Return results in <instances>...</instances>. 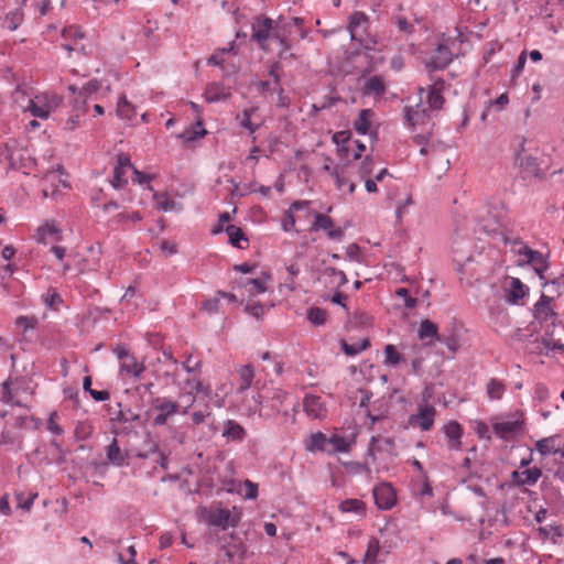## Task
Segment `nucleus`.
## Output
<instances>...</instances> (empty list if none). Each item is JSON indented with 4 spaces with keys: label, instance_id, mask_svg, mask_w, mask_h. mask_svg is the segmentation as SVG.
I'll return each instance as SVG.
<instances>
[{
    "label": "nucleus",
    "instance_id": "obj_57",
    "mask_svg": "<svg viewBox=\"0 0 564 564\" xmlns=\"http://www.w3.org/2000/svg\"><path fill=\"white\" fill-rule=\"evenodd\" d=\"M36 323H37V319L34 316H32V317L19 316L15 319V325L18 327H21L24 332H26L29 329H33L35 327Z\"/></svg>",
    "mask_w": 564,
    "mask_h": 564
},
{
    "label": "nucleus",
    "instance_id": "obj_3",
    "mask_svg": "<svg viewBox=\"0 0 564 564\" xmlns=\"http://www.w3.org/2000/svg\"><path fill=\"white\" fill-rule=\"evenodd\" d=\"M1 401L15 406H23L21 394L26 392L28 386L22 378H8L2 384Z\"/></svg>",
    "mask_w": 564,
    "mask_h": 564
},
{
    "label": "nucleus",
    "instance_id": "obj_14",
    "mask_svg": "<svg viewBox=\"0 0 564 564\" xmlns=\"http://www.w3.org/2000/svg\"><path fill=\"white\" fill-rule=\"evenodd\" d=\"M445 83L443 79H437L430 86L427 91V104L432 110H440L445 101L443 90Z\"/></svg>",
    "mask_w": 564,
    "mask_h": 564
},
{
    "label": "nucleus",
    "instance_id": "obj_46",
    "mask_svg": "<svg viewBox=\"0 0 564 564\" xmlns=\"http://www.w3.org/2000/svg\"><path fill=\"white\" fill-rule=\"evenodd\" d=\"M380 550L379 541L375 538L370 539L367 552L364 557L365 564H375Z\"/></svg>",
    "mask_w": 564,
    "mask_h": 564
},
{
    "label": "nucleus",
    "instance_id": "obj_15",
    "mask_svg": "<svg viewBox=\"0 0 564 564\" xmlns=\"http://www.w3.org/2000/svg\"><path fill=\"white\" fill-rule=\"evenodd\" d=\"M443 431L448 438V448L458 451L462 446L463 429L456 421H451L444 425Z\"/></svg>",
    "mask_w": 564,
    "mask_h": 564
},
{
    "label": "nucleus",
    "instance_id": "obj_49",
    "mask_svg": "<svg viewBox=\"0 0 564 564\" xmlns=\"http://www.w3.org/2000/svg\"><path fill=\"white\" fill-rule=\"evenodd\" d=\"M505 386L501 381L497 379H491L487 384V393L490 399H500L503 394Z\"/></svg>",
    "mask_w": 564,
    "mask_h": 564
},
{
    "label": "nucleus",
    "instance_id": "obj_21",
    "mask_svg": "<svg viewBox=\"0 0 564 564\" xmlns=\"http://www.w3.org/2000/svg\"><path fill=\"white\" fill-rule=\"evenodd\" d=\"M369 23V18L366 13L361 11H355L349 17L348 30L350 32L351 41H359L357 37V29L360 26H367Z\"/></svg>",
    "mask_w": 564,
    "mask_h": 564
},
{
    "label": "nucleus",
    "instance_id": "obj_23",
    "mask_svg": "<svg viewBox=\"0 0 564 564\" xmlns=\"http://www.w3.org/2000/svg\"><path fill=\"white\" fill-rule=\"evenodd\" d=\"M120 371L131 375L134 378H140L145 371V366L143 362H138L135 357L131 355L127 360L120 364Z\"/></svg>",
    "mask_w": 564,
    "mask_h": 564
},
{
    "label": "nucleus",
    "instance_id": "obj_38",
    "mask_svg": "<svg viewBox=\"0 0 564 564\" xmlns=\"http://www.w3.org/2000/svg\"><path fill=\"white\" fill-rule=\"evenodd\" d=\"M555 436L545 437L536 442L535 448L542 456L558 453V449L554 447Z\"/></svg>",
    "mask_w": 564,
    "mask_h": 564
},
{
    "label": "nucleus",
    "instance_id": "obj_47",
    "mask_svg": "<svg viewBox=\"0 0 564 564\" xmlns=\"http://www.w3.org/2000/svg\"><path fill=\"white\" fill-rule=\"evenodd\" d=\"M23 21V12L19 9L9 12L6 15L4 24L10 31H14Z\"/></svg>",
    "mask_w": 564,
    "mask_h": 564
},
{
    "label": "nucleus",
    "instance_id": "obj_39",
    "mask_svg": "<svg viewBox=\"0 0 564 564\" xmlns=\"http://www.w3.org/2000/svg\"><path fill=\"white\" fill-rule=\"evenodd\" d=\"M256 111V108L243 109L241 115L237 116V120L240 124L246 128L250 133H254L259 129V124L251 121V116Z\"/></svg>",
    "mask_w": 564,
    "mask_h": 564
},
{
    "label": "nucleus",
    "instance_id": "obj_4",
    "mask_svg": "<svg viewBox=\"0 0 564 564\" xmlns=\"http://www.w3.org/2000/svg\"><path fill=\"white\" fill-rule=\"evenodd\" d=\"M372 494L377 507L381 510H389L397 502L395 491L388 482L376 486L372 490Z\"/></svg>",
    "mask_w": 564,
    "mask_h": 564
},
{
    "label": "nucleus",
    "instance_id": "obj_48",
    "mask_svg": "<svg viewBox=\"0 0 564 564\" xmlns=\"http://www.w3.org/2000/svg\"><path fill=\"white\" fill-rule=\"evenodd\" d=\"M32 116L41 119H46L50 116L51 107L48 105H39L34 100H30V105L28 107Z\"/></svg>",
    "mask_w": 564,
    "mask_h": 564
},
{
    "label": "nucleus",
    "instance_id": "obj_33",
    "mask_svg": "<svg viewBox=\"0 0 564 564\" xmlns=\"http://www.w3.org/2000/svg\"><path fill=\"white\" fill-rule=\"evenodd\" d=\"M0 446L15 447L17 449L22 448V436L18 433H13L9 430H3L0 433Z\"/></svg>",
    "mask_w": 564,
    "mask_h": 564
},
{
    "label": "nucleus",
    "instance_id": "obj_50",
    "mask_svg": "<svg viewBox=\"0 0 564 564\" xmlns=\"http://www.w3.org/2000/svg\"><path fill=\"white\" fill-rule=\"evenodd\" d=\"M220 301L221 297L218 295V292H216L215 296L203 302L202 307L209 315L218 314L220 312Z\"/></svg>",
    "mask_w": 564,
    "mask_h": 564
},
{
    "label": "nucleus",
    "instance_id": "obj_37",
    "mask_svg": "<svg viewBox=\"0 0 564 564\" xmlns=\"http://www.w3.org/2000/svg\"><path fill=\"white\" fill-rule=\"evenodd\" d=\"M328 446H332V448H328L327 452L345 453L349 449V442L338 434H333L327 438V447Z\"/></svg>",
    "mask_w": 564,
    "mask_h": 564
},
{
    "label": "nucleus",
    "instance_id": "obj_18",
    "mask_svg": "<svg viewBox=\"0 0 564 564\" xmlns=\"http://www.w3.org/2000/svg\"><path fill=\"white\" fill-rule=\"evenodd\" d=\"M529 291V288L524 285L520 279L518 278H511L509 288H508V295L507 301L517 304L519 300L523 299Z\"/></svg>",
    "mask_w": 564,
    "mask_h": 564
},
{
    "label": "nucleus",
    "instance_id": "obj_30",
    "mask_svg": "<svg viewBox=\"0 0 564 564\" xmlns=\"http://www.w3.org/2000/svg\"><path fill=\"white\" fill-rule=\"evenodd\" d=\"M438 326L430 319H424L421 322L420 327L417 329V336L420 339L424 340L426 338H432L437 340L438 338Z\"/></svg>",
    "mask_w": 564,
    "mask_h": 564
},
{
    "label": "nucleus",
    "instance_id": "obj_63",
    "mask_svg": "<svg viewBox=\"0 0 564 564\" xmlns=\"http://www.w3.org/2000/svg\"><path fill=\"white\" fill-rule=\"evenodd\" d=\"M57 417V412H52L50 414L48 421H47V429L55 435H62L64 433V430L55 422V419Z\"/></svg>",
    "mask_w": 564,
    "mask_h": 564
},
{
    "label": "nucleus",
    "instance_id": "obj_27",
    "mask_svg": "<svg viewBox=\"0 0 564 564\" xmlns=\"http://www.w3.org/2000/svg\"><path fill=\"white\" fill-rule=\"evenodd\" d=\"M305 448L308 452H327L328 447L326 435L322 432L312 433L308 437Z\"/></svg>",
    "mask_w": 564,
    "mask_h": 564
},
{
    "label": "nucleus",
    "instance_id": "obj_26",
    "mask_svg": "<svg viewBox=\"0 0 564 564\" xmlns=\"http://www.w3.org/2000/svg\"><path fill=\"white\" fill-rule=\"evenodd\" d=\"M204 97L208 102H216L228 99L230 97V93L225 91L221 85L212 83L206 87Z\"/></svg>",
    "mask_w": 564,
    "mask_h": 564
},
{
    "label": "nucleus",
    "instance_id": "obj_11",
    "mask_svg": "<svg viewBox=\"0 0 564 564\" xmlns=\"http://www.w3.org/2000/svg\"><path fill=\"white\" fill-rule=\"evenodd\" d=\"M517 162L519 164V167L521 170V173L523 174V178L527 177H543V172L541 171L540 163L538 162V159L532 155H519L517 158Z\"/></svg>",
    "mask_w": 564,
    "mask_h": 564
},
{
    "label": "nucleus",
    "instance_id": "obj_10",
    "mask_svg": "<svg viewBox=\"0 0 564 564\" xmlns=\"http://www.w3.org/2000/svg\"><path fill=\"white\" fill-rule=\"evenodd\" d=\"M376 452H386L387 454L395 457V443L392 437H383L380 435L372 436L369 443L367 455L375 457Z\"/></svg>",
    "mask_w": 564,
    "mask_h": 564
},
{
    "label": "nucleus",
    "instance_id": "obj_19",
    "mask_svg": "<svg viewBox=\"0 0 564 564\" xmlns=\"http://www.w3.org/2000/svg\"><path fill=\"white\" fill-rule=\"evenodd\" d=\"M435 413V408L431 405H425L420 409L419 413L414 416V419L422 431L431 430V427L434 424Z\"/></svg>",
    "mask_w": 564,
    "mask_h": 564
},
{
    "label": "nucleus",
    "instance_id": "obj_41",
    "mask_svg": "<svg viewBox=\"0 0 564 564\" xmlns=\"http://www.w3.org/2000/svg\"><path fill=\"white\" fill-rule=\"evenodd\" d=\"M539 534L543 539H547L552 533V541L555 543L557 539L564 536V528L562 525H549V527H540L538 529Z\"/></svg>",
    "mask_w": 564,
    "mask_h": 564
},
{
    "label": "nucleus",
    "instance_id": "obj_2",
    "mask_svg": "<svg viewBox=\"0 0 564 564\" xmlns=\"http://www.w3.org/2000/svg\"><path fill=\"white\" fill-rule=\"evenodd\" d=\"M251 40L254 41L261 50L269 51L268 40L273 37L276 32L273 28V20L265 15H258L251 24Z\"/></svg>",
    "mask_w": 564,
    "mask_h": 564
},
{
    "label": "nucleus",
    "instance_id": "obj_25",
    "mask_svg": "<svg viewBox=\"0 0 564 564\" xmlns=\"http://www.w3.org/2000/svg\"><path fill=\"white\" fill-rule=\"evenodd\" d=\"M239 375V386L238 392L242 393L248 390L254 378V368L252 365H245L238 369Z\"/></svg>",
    "mask_w": 564,
    "mask_h": 564
},
{
    "label": "nucleus",
    "instance_id": "obj_1",
    "mask_svg": "<svg viewBox=\"0 0 564 564\" xmlns=\"http://www.w3.org/2000/svg\"><path fill=\"white\" fill-rule=\"evenodd\" d=\"M152 409L158 412L153 419V424L155 426H162L180 412L181 405L171 398L156 397L152 400Z\"/></svg>",
    "mask_w": 564,
    "mask_h": 564
},
{
    "label": "nucleus",
    "instance_id": "obj_55",
    "mask_svg": "<svg viewBox=\"0 0 564 564\" xmlns=\"http://www.w3.org/2000/svg\"><path fill=\"white\" fill-rule=\"evenodd\" d=\"M13 426L15 429H22V427H32L36 429L37 423L34 420V417H29L26 415L17 416L13 423Z\"/></svg>",
    "mask_w": 564,
    "mask_h": 564
},
{
    "label": "nucleus",
    "instance_id": "obj_13",
    "mask_svg": "<svg viewBox=\"0 0 564 564\" xmlns=\"http://www.w3.org/2000/svg\"><path fill=\"white\" fill-rule=\"evenodd\" d=\"M303 406L306 414L313 419H322L326 415L327 410L321 397L306 395L303 401Z\"/></svg>",
    "mask_w": 564,
    "mask_h": 564
},
{
    "label": "nucleus",
    "instance_id": "obj_64",
    "mask_svg": "<svg viewBox=\"0 0 564 564\" xmlns=\"http://www.w3.org/2000/svg\"><path fill=\"white\" fill-rule=\"evenodd\" d=\"M245 311L248 312L250 315L254 316L256 318H260L264 314V307L260 303L248 304Z\"/></svg>",
    "mask_w": 564,
    "mask_h": 564
},
{
    "label": "nucleus",
    "instance_id": "obj_61",
    "mask_svg": "<svg viewBox=\"0 0 564 564\" xmlns=\"http://www.w3.org/2000/svg\"><path fill=\"white\" fill-rule=\"evenodd\" d=\"M288 397V393L282 391V390H275L273 392V395L271 398V401H272V404L271 406L276 410V411H280L281 410V406L283 404V401L286 399Z\"/></svg>",
    "mask_w": 564,
    "mask_h": 564
},
{
    "label": "nucleus",
    "instance_id": "obj_17",
    "mask_svg": "<svg viewBox=\"0 0 564 564\" xmlns=\"http://www.w3.org/2000/svg\"><path fill=\"white\" fill-rule=\"evenodd\" d=\"M541 475H542V470L538 467H533V468H529V469H525L522 471H518V470L513 471L512 479L519 486H523V485L532 486L539 480Z\"/></svg>",
    "mask_w": 564,
    "mask_h": 564
},
{
    "label": "nucleus",
    "instance_id": "obj_6",
    "mask_svg": "<svg viewBox=\"0 0 564 564\" xmlns=\"http://www.w3.org/2000/svg\"><path fill=\"white\" fill-rule=\"evenodd\" d=\"M240 521V516H231L228 509H216L208 512L207 522L210 525L226 529L227 527H236Z\"/></svg>",
    "mask_w": 564,
    "mask_h": 564
},
{
    "label": "nucleus",
    "instance_id": "obj_43",
    "mask_svg": "<svg viewBox=\"0 0 564 564\" xmlns=\"http://www.w3.org/2000/svg\"><path fill=\"white\" fill-rule=\"evenodd\" d=\"M403 359L395 346L389 344L384 347V365L395 367Z\"/></svg>",
    "mask_w": 564,
    "mask_h": 564
},
{
    "label": "nucleus",
    "instance_id": "obj_62",
    "mask_svg": "<svg viewBox=\"0 0 564 564\" xmlns=\"http://www.w3.org/2000/svg\"><path fill=\"white\" fill-rule=\"evenodd\" d=\"M525 62H527V53L522 52L519 55L518 61H517L516 65L513 66V68L511 70V77L512 78H516V77L520 76V74L522 73V70L524 68Z\"/></svg>",
    "mask_w": 564,
    "mask_h": 564
},
{
    "label": "nucleus",
    "instance_id": "obj_22",
    "mask_svg": "<svg viewBox=\"0 0 564 564\" xmlns=\"http://www.w3.org/2000/svg\"><path fill=\"white\" fill-rule=\"evenodd\" d=\"M364 95L382 96L386 93V84L381 76L368 78L364 85Z\"/></svg>",
    "mask_w": 564,
    "mask_h": 564
},
{
    "label": "nucleus",
    "instance_id": "obj_56",
    "mask_svg": "<svg viewBox=\"0 0 564 564\" xmlns=\"http://www.w3.org/2000/svg\"><path fill=\"white\" fill-rule=\"evenodd\" d=\"M395 294L400 297H403L404 305L406 308H414L417 304V300L415 297H412L409 293V290L405 288H399L395 291Z\"/></svg>",
    "mask_w": 564,
    "mask_h": 564
},
{
    "label": "nucleus",
    "instance_id": "obj_42",
    "mask_svg": "<svg viewBox=\"0 0 564 564\" xmlns=\"http://www.w3.org/2000/svg\"><path fill=\"white\" fill-rule=\"evenodd\" d=\"M305 206H307V202H294L291 205V208L289 212H286L285 219L283 220V224H282V227L285 231L293 230L294 226H295V218H294L293 214L291 213V210H293V209L297 210Z\"/></svg>",
    "mask_w": 564,
    "mask_h": 564
},
{
    "label": "nucleus",
    "instance_id": "obj_7",
    "mask_svg": "<svg viewBox=\"0 0 564 564\" xmlns=\"http://www.w3.org/2000/svg\"><path fill=\"white\" fill-rule=\"evenodd\" d=\"M453 59L452 51L445 44H440L433 52L426 67L430 70H442L446 68Z\"/></svg>",
    "mask_w": 564,
    "mask_h": 564
},
{
    "label": "nucleus",
    "instance_id": "obj_58",
    "mask_svg": "<svg viewBox=\"0 0 564 564\" xmlns=\"http://www.w3.org/2000/svg\"><path fill=\"white\" fill-rule=\"evenodd\" d=\"M373 171L372 158L367 155L360 164L359 175L361 178L368 177Z\"/></svg>",
    "mask_w": 564,
    "mask_h": 564
},
{
    "label": "nucleus",
    "instance_id": "obj_29",
    "mask_svg": "<svg viewBox=\"0 0 564 564\" xmlns=\"http://www.w3.org/2000/svg\"><path fill=\"white\" fill-rule=\"evenodd\" d=\"M372 116L373 111L371 109H362L354 122L355 130L360 134H367L370 130V120Z\"/></svg>",
    "mask_w": 564,
    "mask_h": 564
},
{
    "label": "nucleus",
    "instance_id": "obj_40",
    "mask_svg": "<svg viewBox=\"0 0 564 564\" xmlns=\"http://www.w3.org/2000/svg\"><path fill=\"white\" fill-rule=\"evenodd\" d=\"M339 510L343 512L364 513L365 502L359 499H346L340 502Z\"/></svg>",
    "mask_w": 564,
    "mask_h": 564
},
{
    "label": "nucleus",
    "instance_id": "obj_16",
    "mask_svg": "<svg viewBox=\"0 0 564 564\" xmlns=\"http://www.w3.org/2000/svg\"><path fill=\"white\" fill-rule=\"evenodd\" d=\"M223 436L228 442H242L246 437V430L236 421L224 422Z\"/></svg>",
    "mask_w": 564,
    "mask_h": 564
},
{
    "label": "nucleus",
    "instance_id": "obj_54",
    "mask_svg": "<svg viewBox=\"0 0 564 564\" xmlns=\"http://www.w3.org/2000/svg\"><path fill=\"white\" fill-rule=\"evenodd\" d=\"M347 166V164L337 165L332 170V176L335 178L338 187H343L348 184V180L345 177Z\"/></svg>",
    "mask_w": 564,
    "mask_h": 564
},
{
    "label": "nucleus",
    "instance_id": "obj_20",
    "mask_svg": "<svg viewBox=\"0 0 564 564\" xmlns=\"http://www.w3.org/2000/svg\"><path fill=\"white\" fill-rule=\"evenodd\" d=\"M225 230L229 237V242L234 247H237L239 249H245L248 247L249 240L241 228L235 225H228Z\"/></svg>",
    "mask_w": 564,
    "mask_h": 564
},
{
    "label": "nucleus",
    "instance_id": "obj_59",
    "mask_svg": "<svg viewBox=\"0 0 564 564\" xmlns=\"http://www.w3.org/2000/svg\"><path fill=\"white\" fill-rule=\"evenodd\" d=\"M99 88H100L99 80L91 79L83 86V88L79 90V95L87 97V96H90V95L95 94L96 91H98Z\"/></svg>",
    "mask_w": 564,
    "mask_h": 564
},
{
    "label": "nucleus",
    "instance_id": "obj_5",
    "mask_svg": "<svg viewBox=\"0 0 564 564\" xmlns=\"http://www.w3.org/2000/svg\"><path fill=\"white\" fill-rule=\"evenodd\" d=\"M523 423V419L521 417L516 420H506L495 423L492 425V430L498 437L509 441L522 431Z\"/></svg>",
    "mask_w": 564,
    "mask_h": 564
},
{
    "label": "nucleus",
    "instance_id": "obj_34",
    "mask_svg": "<svg viewBox=\"0 0 564 564\" xmlns=\"http://www.w3.org/2000/svg\"><path fill=\"white\" fill-rule=\"evenodd\" d=\"M350 139V132L349 131H337L334 133L332 140L335 144H337L338 153L341 158L347 156L349 148L347 145L348 141Z\"/></svg>",
    "mask_w": 564,
    "mask_h": 564
},
{
    "label": "nucleus",
    "instance_id": "obj_53",
    "mask_svg": "<svg viewBox=\"0 0 564 564\" xmlns=\"http://www.w3.org/2000/svg\"><path fill=\"white\" fill-rule=\"evenodd\" d=\"M437 341L444 344L453 354H455L459 348V341L454 334H440Z\"/></svg>",
    "mask_w": 564,
    "mask_h": 564
},
{
    "label": "nucleus",
    "instance_id": "obj_24",
    "mask_svg": "<svg viewBox=\"0 0 564 564\" xmlns=\"http://www.w3.org/2000/svg\"><path fill=\"white\" fill-rule=\"evenodd\" d=\"M106 454L110 464L118 467L126 464V454L121 452L117 438H113L112 442L107 446Z\"/></svg>",
    "mask_w": 564,
    "mask_h": 564
},
{
    "label": "nucleus",
    "instance_id": "obj_35",
    "mask_svg": "<svg viewBox=\"0 0 564 564\" xmlns=\"http://www.w3.org/2000/svg\"><path fill=\"white\" fill-rule=\"evenodd\" d=\"M532 259L530 260V264H532L534 271L539 275L541 280L544 279L543 273L547 270L549 263L546 258L540 252H531Z\"/></svg>",
    "mask_w": 564,
    "mask_h": 564
},
{
    "label": "nucleus",
    "instance_id": "obj_8",
    "mask_svg": "<svg viewBox=\"0 0 564 564\" xmlns=\"http://www.w3.org/2000/svg\"><path fill=\"white\" fill-rule=\"evenodd\" d=\"M311 229L315 231L325 230L328 238L332 240H340L344 237V229L334 228L333 219L329 216L321 213L315 214V220Z\"/></svg>",
    "mask_w": 564,
    "mask_h": 564
},
{
    "label": "nucleus",
    "instance_id": "obj_12",
    "mask_svg": "<svg viewBox=\"0 0 564 564\" xmlns=\"http://www.w3.org/2000/svg\"><path fill=\"white\" fill-rule=\"evenodd\" d=\"M553 302V297H550L545 295L544 293L541 294L540 300L535 303L533 315L534 318L541 323L546 322L550 317L555 316L556 313L551 306V303Z\"/></svg>",
    "mask_w": 564,
    "mask_h": 564
},
{
    "label": "nucleus",
    "instance_id": "obj_44",
    "mask_svg": "<svg viewBox=\"0 0 564 564\" xmlns=\"http://www.w3.org/2000/svg\"><path fill=\"white\" fill-rule=\"evenodd\" d=\"M239 286L248 288L250 295L265 292L264 283L259 279H246L239 282Z\"/></svg>",
    "mask_w": 564,
    "mask_h": 564
},
{
    "label": "nucleus",
    "instance_id": "obj_32",
    "mask_svg": "<svg viewBox=\"0 0 564 564\" xmlns=\"http://www.w3.org/2000/svg\"><path fill=\"white\" fill-rule=\"evenodd\" d=\"M206 133H207V131L203 128L202 119H198L196 121V126L185 129L180 134V138L183 139L186 142H191V141L197 140L198 138L205 137Z\"/></svg>",
    "mask_w": 564,
    "mask_h": 564
},
{
    "label": "nucleus",
    "instance_id": "obj_28",
    "mask_svg": "<svg viewBox=\"0 0 564 564\" xmlns=\"http://www.w3.org/2000/svg\"><path fill=\"white\" fill-rule=\"evenodd\" d=\"M46 235L55 236L56 241L62 240V231L54 223L46 221L44 225L39 227L37 229V241L40 243H46Z\"/></svg>",
    "mask_w": 564,
    "mask_h": 564
},
{
    "label": "nucleus",
    "instance_id": "obj_9",
    "mask_svg": "<svg viewBox=\"0 0 564 564\" xmlns=\"http://www.w3.org/2000/svg\"><path fill=\"white\" fill-rule=\"evenodd\" d=\"M133 169L130 158L126 154H119L117 165L113 169V175L111 180V185L116 189L122 188L127 183V178L124 175L127 174L128 170Z\"/></svg>",
    "mask_w": 564,
    "mask_h": 564
},
{
    "label": "nucleus",
    "instance_id": "obj_60",
    "mask_svg": "<svg viewBox=\"0 0 564 564\" xmlns=\"http://www.w3.org/2000/svg\"><path fill=\"white\" fill-rule=\"evenodd\" d=\"M346 254L351 261L361 262L362 260L361 250L357 243L349 245L346 249Z\"/></svg>",
    "mask_w": 564,
    "mask_h": 564
},
{
    "label": "nucleus",
    "instance_id": "obj_45",
    "mask_svg": "<svg viewBox=\"0 0 564 564\" xmlns=\"http://www.w3.org/2000/svg\"><path fill=\"white\" fill-rule=\"evenodd\" d=\"M327 317V312L321 307H311L307 311V319L315 326H321L325 324Z\"/></svg>",
    "mask_w": 564,
    "mask_h": 564
},
{
    "label": "nucleus",
    "instance_id": "obj_52",
    "mask_svg": "<svg viewBox=\"0 0 564 564\" xmlns=\"http://www.w3.org/2000/svg\"><path fill=\"white\" fill-rule=\"evenodd\" d=\"M62 36L66 41H73L74 43H77L78 40H83L85 37V34L79 28L69 25L63 29Z\"/></svg>",
    "mask_w": 564,
    "mask_h": 564
},
{
    "label": "nucleus",
    "instance_id": "obj_51",
    "mask_svg": "<svg viewBox=\"0 0 564 564\" xmlns=\"http://www.w3.org/2000/svg\"><path fill=\"white\" fill-rule=\"evenodd\" d=\"M154 197L159 208L163 212L174 210L178 207V204L175 200L169 198L166 194H155Z\"/></svg>",
    "mask_w": 564,
    "mask_h": 564
},
{
    "label": "nucleus",
    "instance_id": "obj_36",
    "mask_svg": "<svg viewBox=\"0 0 564 564\" xmlns=\"http://www.w3.org/2000/svg\"><path fill=\"white\" fill-rule=\"evenodd\" d=\"M117 115L128 120H131L137 115L134 107L126 99L124 96H121L118 100Z\"/></svg>",
    "mask_w": 564,
    "mask_h": 564
},
{
    "label": "nucleus",
    "instance_id": "obj_31",
    "mask_svg": "<svg viewBox=\"0 0 564 564\" xmlns=\"http://www.w3.org/2000/svg\"><path fill=\"white\" fill-rule=\"evenodd\" d=\"M340 347L347 356H356L370 347V340L364 338L356 344H348L345 339H341Z\"/></svg>",
    "mask_w": 564,
    "mask_h": 564
}]
</instances>
